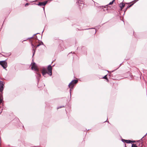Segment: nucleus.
Listing matches in <instances>:
<instances>
[{
    "instance_id": "15",
    "label": "nucleus",
    "mask_w": 147,
    "mask_h": 147,
    "mask_svg": "<svg viewBox=\"0 0 147 147\" xmlns=\"http://www.w3.org/2000/svg\"><path fill=\"white\" fill-rule=\"evenodd\" d=\"M125 142L127 144L131 143V140H126Z\"/></svg>"
},
{
    "instance_id": "30",
    "label": "nucleus",
    "mask_w": 147,
    "mask_h": 147,
    "mask_svg": "<svg viewBox=\"0 0 147 147\" xmlns=\"http://www.w3.org/2000/svg\"><path fill=\"white\" fill-rule=\"evenodd\" d=\"M25 40H23V41H25Z\"/></svg>"
},
{
    "instance_id": "14",
    "label": "nucleus",
    "mask_w": 147,
    "mask_h": 147,
    "mask_svg": "<svg viewBox=\"0 0 147 147\" xmlns=\"http://www.w3.org/2000/svg\"><path fill=\"white\" fill-rule=\"evenodd\" d=\"M73 87H74L73 86H71V87L70 86V87L69 88H70V97H71V90H72V89H73Z\"/></svg>"
},
{
    "instance_id": "20",
    "label": "nucleus",
    "mask_w": 147,
    "mask_h": 147,
    "mask_svg": "<svg viewBox=\"0 0 147 147\" xmlns=\"http://www.w3.org/2000/svg\"><path fill=\"white\" fill-rule=\"evenodd\" d=\"M63 107H64V106H59V107H57V109H59L60 108H62Z\"/></svg>"
},
{
    "instance_id": "21",
    "label": "nucleus",
    "mask_w": 147,
    "mask_h": 147,
    "mask_svg": "<svg viewBox=\"0 0 147 147\" xmlns=\"http://www.w3.org/2000/svg\"><path fill=\"white\" fill-rule=\"evenodd\" d=\"M126 140L124 139H122V141L123 142H125Z\"/></svg>"
},
{
    "instance_id": "2",
    "label": "nucleus",
    "mask_w": 147,
    "mask_h": 147,
    "mask_svg": "<svg viewBox=\"0 0 147 147\" xmlns=\"http://www.w3.org/2000/svg\"><path fill=\"white\" fill-rule=\"evenodd\" d=\"M31 68L32 70L34 69L35 71H37L36 73V74H37L36 77L37 79V81L38 82L40 78V77L41 75L38 72V69L37 67L36 64L35 63H33L32 64Z\"/></svg>"
},
{
    "instance_id": "22",
    "label": "nucleus",
    "mask_w": 147,
    "mask_h": 147,
    "mask_svg": "<svg viewBox=\"0 0 147 147\" xmlns=\"http://www.w3.org/2000/svg\"><path fill=\"white\" fill-rule=\"evenodd\" d=\"M136 142L135 141H131V143L133 142Z\"/></svg>"
},
{
    "instance_id": "18",
    "label": "nucleus",
    "mask_w": 147,
    "mask_h": 147,
    "mask_svg": "<svg viewBox=\"0 0 147 147\" xmlns=\"http://www.w3.org/2000/svg\"><path fill=\"white\" fill-rule=\"evenodd\" d=\"M39 34L38 33H36V34H34L32 37H31L30 38H28L27 39H31V38H33L34 37V36L36 34Z\"/></svg>"
},
{
    "instance_id": "11",
    "label": "nucleus",
    "mask_w": 147,
    "mask_h": 147,
    "mask_svg": "<svg viewBox=\"0 0 147 147\" xmlns=\"http://www.w3.org/2000/svg\"><path fill=\"white\" fill-rule=\"evenodd\" d=\"M43 45V43L42 42H40V43H39L38 45H37L36 46V49L37 48V47H39L40 45Z\"/></svg>"
},
{
    "instance_id": "24",
    "label": "nucleus",
    "mask_w": 147,
    "mask_h": 147,
    "mask_svg": "<svg viewBox=\"0 0 147 147\" xmlns=\"http://www.w3.org/2000/svg\"><path fill=\"white\" fill-rule=\"evenodd\" d=\"M29 5V4L28 3H26V4H25V6H27V5Z\"/></svg>"
},
{
    "instance_id": "19",
    "label": "nucleus",
    "mask_w": 147,
    "mask_h": 147,
    "mask_svg": "<svg viewBox=\"0 0 147 147\" xmlns=\"http://www.w3.org/2000/svg\"><path fill=\"white\" fill-rule=\"evenodd\" d=\"M115 0H113V1H112L111 2H110L109 4L108 5H112V4L113 3V2L114 1H115Z\"/></svg>"
},
{
    "instance_id": "10",
    "label": "nucleus",
    "mask_w": 147,
    "mask_h": 147,
    "mask_svg": "<svg viewBox=\"0 0 147 147\" xmlns=\"http://www.w3.org/2000/svg\"><path fill=\"white\" fill-rule=\"evenodd\" d=\"M3 97L2 94H1L0 95V104H1L3 101Z\"/></svg>"
},
{
    "instance_id": "33",
    "label": "nucleus",
    "mask_w": 147,
    "mask_h": 147,
    "mask_svg": "<svg viewBox=\"0 0 147 147\" xmlns=\"http://www.w3.org/2000/svg\"><path fill=\"white\" fill-rule=\"evenodd\" d=\"M44 31H42V33Z\"/></svg>"
},
{
    "instance_id": "27",
    "label": "nucleus",
    "mask_w": 147,
    "mask_h": 147,
    "mask_svg": "<svg viewBox=\"0 0 147 147\" xmlns=\"http://www.w3.org/2000/svg\"><path fill=\"white\" fill-rule=\"evenodd\" d=\"M43 9H44H44H45V8H44V7H43Z\"/></svg>"
},
{
    "instance_id": "29",
    "label": "nucleus",
    "mask_w": 147,
    "mask_h": 147,
    "mask_svg": "<svg viewBox=\"0 0 147 147\" xmlns=\"http://www.w3.org/2000/svg\"><path fill=\"white\" fill-rule=\"evenodd\" d=\"M112 71V72H113V71Z\"/></svg>"
},
{
    "instance_id": "26",
    "label": "nucleus",
    "mask_w": 147,
    "mask_h": 147,
    "mask_svg": "<svg viewBox=\"0 0 147 147\" xmlns=\"http://www.w3.org/2000/svg\"><path fill=\"white\" fill-rule=\"evenodd\" d=\"M121 64H120V65H119V67H118L117 69H116L115 70H116L117 69H118V68H119V67L120 66H121Z\"/></svg>"
},
{
    "instance_id": "4",
    "label": "nucleus",
    "mask_w": 147,
    "mask_h": 147,
    "mask_svg": "<svg viewBox=\"0 0 147 147\" xmlns=\"http://www.w3.org/2000/svg\"><path fill=\"white\" fill-rule=\"evenodd\" d=\"M77 1L76 3L78 4L79 6H80V8H81V6L83 7L84 5V0H77Z\"/></svg>"
},
{
    "instance_id": "31",
    "label": "nucleus",
    "mask_w": 147,
    "mask_h": 147,
    "mask_svg": "<svg viewBox=\"0 0 147 147\" xmlns=\"http://www.w3.org/2000/svg\"><path fill=\"white\" fill-rule=\"evenodd\" d=\"M107 121V120H106V121H105V122H106Z\"/></svg>"
},
{
    "instance_id": "13",
    "label": "nucleus",
    "mask_w": 147,
    "mask_h": 147,
    "mask_svg": "<svg viewBox=\"0 0 147 147\" xmlns=\"http://www.w3.org/2000/svg\"><path fill=\"white\" fill-rule=\"evenodd\" d=\"M73 87H74L73 86H71V87L70 86V87L69 88H70V97H71V90H72V89H73Z\"/></svg>"
},
{
    "instance_id": "9",
    "label": "nucleus",
    "mask_w": 147,
    "mask_h": 147,
    "mask_svg": "<svg viewBox=\"0 0 147 147\" xmlns=\"http://www.w3.org/2000/svg\"><path fill=\"white\" fill-rule=\"evenodd\" d=\"M119 7H120L121 10L125 6V4L123 2L121 3L119 5Z\"/></svg>"
},
{
    "instance_id": "17",
    "label": "nucleus",
    "mask_w": 147,
    "mask_h": 147,
    "mask_svg": "<svg viewBox=\"0 0 147 147\" xmlns=\"http://www.w3.org/2000/svg\"><path fill=\"white\" fill-rule=\"evenodd\" d=\"M131 147H137L136 144H132Z\"/></svg>"
},
{
    "instance_id": "6",
    "label": "nucleus",
    "mask_w": 147,
    "mask_h": 147,
    "mask_svg": "<svg viewBox=\"0 0 147 147\" xmlns=\"http://www.w3.org/2000/svg\"><path fill=\"white\" fill-rule=\"evenodd\" d=\"M78 82V80H73L68 85V86L69 88L70 87V85L71 86H74V84H76Z\"/></svg>"
},
{
    "instance_id": "7",
    "label": "nucleus",
    "mask_w": 147,
    "mask_h": 147,
    "mask_svg": "<svg viewBox=\"0 0 147 147\" xmlns=\"http://www.w3.org/2000/svg\"><path fill=\"white\" fill-rule=\"evenodd\" d=\"M48 1H46L43 2H40L38 3L37 4V5L39 6H45L46 4L47 3Z\"/></svg>"
},
{
    "instance_id": "8",
    "label": "nucleus",
    "mask_w": 147,
    "mask_h": 147,
    "mask_svg": "<svg viewBox=\"0 0 147 147\" xmlns=\"http://www.w3.org/2000/svg\"><path fill=\"white\" fill-rule=\"evenodd\" d=\"M31 45L32 46V47L33 49H32V51H33L32 57H33L34 55L35 54L36 49H34V48L35 47V46H34V45L32 43Z\"/></svg>"
},
{
    "instance_id": "16",
    "label": "nucleus",
    "mask_w": 147,
    "mask_h": 147,
    "mask_svg": "<svg viewBox=\"0 0 147 147\" xmlns=\"http://www.w3.org/2000/svg\"><path fill=\"white\" fill-rule=\"evenodd\" d=\"M102 78L105 79L107 80L108 81V80L107 77V76L106 75L104 77H103Z\"/></svg>"
},
{
    "instance_id": "28",
    "label": "nucleus",
    "mask_w": 147,
    "mask_h": 147,
    "mask_svg": "<svg viewBox=\"0 0 147 147\" xmlns=\"http://www.w3.org/2000/svg\"><path fill=\"white\" fill-rule=\"evenodd\" d=\"M36 39H37V36H36Z\"/></svg>"
},
{
    "instance_id": "12",
    "label": "nucleus",
    "mask_w": 147,
    "mask_h": 147,
    "mask_svg": "<svg viewBox=\"0 0 147 147\" xmlns=\"http://www.w3.org/2000/svg\"><path fill=\"white\" fill-rule=\"evenodd\" d=\"M73 87H74L73 86H71V87L70 86V87L69 88H70V97H71V90H72V89H73Z\"/></svg>"
},
{
    "instance_id": "32",
    "label": "nucleus",
    "mask_w": 147,
    "mask_h": 147,
    "mask_svg": "<svg viewBox=\"0 0 147 147\" xmlns=\"http://www.w3.org/2000/svg\"><path fill=\"white\" fill-rule=\"evenodd\" d=\"M143 138V137L142 139H141V140H142V138Z\"/></svg>"
},
{
    "instance_id": "23",
    "label": "nucleus",
    "mask_w": 147,
    "mask_h": 147,
    "mask_svg": "<svg viewBox=\"0 0 147 147\" xmlns=\"http://www.w3.org/2000/svg\"><path fill=\"white\" fill-rule=\"evenodd\" d=\"M11 53H8L7 55L8 56H10L11 55Z\"/></svg>"
},
{
    "instance_id": "5",
    "label": "nucleus",
    "mask_w": 147,
    "mask_h": 147,
    "mask_svg": "<svg viewBox=\"0 0 147 147\" xmlns=\"http://www.w3.org/2000/svg\"><path fill=\"white\" fill-rule=\"evenodd\" d=\"M4 83L2 81H0V92H2L3 90Z\"/></svg>"
},
{
    "instance_id": "3",
    "label": "nucleus",
    "mask_w": 147,
    "mask_h": 147,
    "mask_svg": "<svg viewBox=\"0 0 147 147\" xmlns=\"http://www.w3.org/2000/svg\"><path fill=\"white\" fill-rule=\"evenodd\" d=\"M0 65L3 67L4 69H5L7 67V63L5 60L1 61H0Z\"/></svg>"
},
{
    "instance_id": "25",
    "label": "nucleus",
    "mask_w": 147,
    "mask_h": 147,
    "mask_svg": "<svg viewBox=\"0 0 147 147\" xmlns=\"http://www.w3.org/2000/svg\"><path fill=\"white\" fill-rule=\"evenodd\" d=\"M94 29V28H91L86 29H84V30H88V29Z\"/></svg>"
},
{
    "instance_id": "1",
    "label": "nucleus",
    "mask_w": 147,
    "mask_h": 147,
    "mask_svg": "<svg viewBox=\"0 0 147 147\" xmlns=\"http://www.w3.org/2000/svg\"><path fill=\"white\" fill-rule=\"evenodd\" d=\"M47 69L48 72L47 71L46 69L44 67L43 68L42 70V75L44 77H45V75L47 74L50 76H51L52 75V68L51 65H48Z\"/></svg>"
}]
</instances>
